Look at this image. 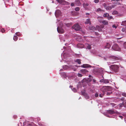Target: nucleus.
<instances>
[{
  "label": "nucleus",
  "instance_id": "obj_1",
  "mask_svg": "<svg viewBox=\"0 0 126 126\" xmlns=\"http://www.w3.org/2000/svg\"><path fill=\"white\" fill-rule=\"evenodd\" d=\"M111 68L114 72H116L119 71V67L116 65H113L111 66Z\"/></svg>",
  "mask_w": 126,
  "mask_h": 126
},
{
  "label": "nucleus",
  "instance_id": "obj_2",
  "mask_svg": "<svg viewBox=\"0 0 126 126\" xmlns=\"http://www.w3.org/2000/svg\"><path fill=\"white\" fill-rule=\"evenodd\" d=\"M73 29H75L76 31H79L81 29V27L78 23L75 24L72 27Z\"/></svg>",
  "mask_w": 126,
  "mask_h": 126
},
{
  "label": "nucleus",
  "instance_id": "obj_3",
  "mask_svg": "<svg viewBox=\"0 0 126 126\" xmlns=\"http://www.w3.org/2000/svg\"><path fill=\"white\" fill-rule=\"evenodd\" d=\"M107 114H119V113L117 111L111 110H107Z\"/></svg>",
  "mask_w": 126,
  "mask_h": 126
},
{
  "label": "nucleus",
  "instance_id": "obj_4",
  "mask_svg": "<svg viewBox=\"0 0 126 126\" xmlns=\"http://www.w3.org/2000/svg\"><path fill=\"white\" fill-rule=\"evenodd\" d=\"M112 49L114 50L119 51L120 49L118 46L116 44H114L112 47Z\"/></svg>",
  "mask_w": 126,
  "mask_h": 126
},
{
  "label": "nucleus",
  "instance_id": "obj_5",
  "mask_svg": "<svg viewBox=\"0 0 126 126\" xmlns=\"http://www.w3.org/2000/svg\"><path fill=\"white\" fill-rule=\"evenodd\" d=\"M110 88V87L109 86H104L103 87L101 90L103 94H105V92L109 91Z\"/></svg>",
  "mask_w": 126,
  "mask_h": 126
},
{
  "label": "nucleus",
  "instance_id": "obj_6",
  "mask_svg": "<svg viewBox=\"0 0 126 126\" xmlns=\"http://www.w3.org/2000/svg\"><path fill=\"white\" fill-rule=\"evenodd\" d=\"M97 18L98 19V20L99 21L100 23H103L104 25H107L108 24V22L107 21L103 20H99V19L101 18L100 17H97Z\"/></svg>",
  "mask_w": 126,
  "mask_h": 126
},
{
  "label": "nucleus",
  "instance_id": "obj_7",
  "mask_svg": "<svg viewBox=\"0 0 126 126\" xmlns=\"http://www.w3.org/2000/svg\"><path fill=\"white\" fill-rule=\"evenodd\" d=\"M57 30L58 32L60 33H62L64 32V30L62 28H59V27H58Z\"/></svg>",
  "mask_w": 126,
  "mask_h": 126
},
{
  "label": "nucleus",
  "instance_id": "obj_8",
  "mask_svg": "<svg viewBox=\"0 0 126 126\" xmlns=\"http://www.w3.org/2000/svg\"><path fill=\"white\" fill-rule=\"evenodd\" d=\"M101 82H103L105 83H107L109 82V80L107 79H102L100 80Z\"/></svg>",
  "mask_w": 126,
  "mask_h": 126
},
{
  "label": "nucleus",
  "instance_id": "obj_9",
  "mask_svg": "<svg viewBox=\"0 0 126 126\" xmlns=\"http://www.w3.org/2000/svg\"><path fill=\"white\" fill-rule=\"evenodd\" d=\"M81 67L84 68H87L91 67L90 65L88 64H84L82 65L81 66Z\"/></svg>",
  "mask_w": 126,
  "mask_h": 126
},
{
  "label": "nucleus",
  "instance_id": "obj_10",
  "mask_svg": "<svg viewBox=\"0 0 126 126\" xmlns=\"http://www.w3.org/2000/svg\"><path fill=\"white\" fill-rule=\"evenodd\" d=\"M77 47L78 48H83L84 47V45L82 44L79 43L77 44Z\"/></svg>",
  "mask_w": 126,
  "mask_h": 126
},
{
  "label": "nucleus",
  "instance_id": "obj_11",
  "mask_svg": "<svg viewBox=\"0 0 126 126\" xmlns=\"http://www.w3.org/2000/svg\"><path fill=\"white\" fill-rule=\"evenodd\" d=\"M83 74H86V73L88 72V70L85 69H82L80 71Z\"/></svg>",
  "mask_w": 126,
  "mask_h": 126
},
{
  "label": "nucleus",
  "instance_id": "obj_12",
  "mask_svg": "<svg viewBox=\"0 0 126 126\" xmlns=\"http://www.w3.org/2000/svg\"><path fill=\"white\" fill-rule=\"evenodd\" d=\"M61 14V11L59 10H57L56 11L55 13V15L56 16H58Z\"/></svg>",
  "mask_w": 126,
  "mask_h": 126
},
{
  "label": "nucleus",
  "instance_id": "obj_13",
  "mask_svg": "<svg viewBox=\"0 0 126 126\" xmlns=\"http://www.w3.org/2000/svg\"><path fill=\"white\" fill-rule=\"evenodd\" d=\"M81 3L79 0H76L75 4L77 6H79L81 5Z\"/></svg>",
  "mask_w": 126,
  "mask_h": 126
},
{
  "label": "nucleus",
  "instance_id": "obj_14",
  "mask_svg": "<svg viewBox=\"0 0 126 126\" xmlns=\"http://www.w3.org/2000/svg\"><path fill=\"white\" fill-rule=\"evenodd\" d=\"M83 7L86 9H87L88 8L87 6H89V4L88 3H84L83 4Z\"/></svg>",
  "mask_w": 126,
  "mask_h": 126
},
{
  "label": "nucleus",
  "instance_id": "obj_15",
  "mask_svg": "<svg viewBox=\"0 0 126 126\" xmlns=\"http://www.w3.org/2000/svg\"><path fill=\"white\" fill-rule=\"evenodd\" d=\"M85 24H89L90 25H91V23L90 21V19H86V21L85 22Z\"/></svg>",
  "mask_w": 126,
  "mask_h": 126
},
{
  "label": "nucleus",
  "instance_id": "obj_16",
  "mask_svg": "<svg viewBox=\"0 0 126 126\" xmlns=\"http://www.w3.org/2000/svg\"><path fill=\"white\" fill-rule=\"evenodd\" d=\"M89 29L90 30L92 31H94L96 29L95 27L94 26H90L89 27Z\"/></svg>",
  "mask_w": 126,
  "mask_h": 126
},
{
  "label": "nucleus",
  "instance_id": "obj_17",
  "mask_svg": "<svg viewBox=\"0 0 126 126\" xmlns=\"http://www.w3.org/2000/svg\"><path fill=\"white\" fill-rule=\"evenodd\" d=\"M111 45L108 43H107V45L105 47V48H109L110 47Z\"/></svg>",
  "mask_w": 126,
  "mask_h": 126
},
{
  "label": "nucleus",
  "instance_id": "obj_18",
  "mask_svg": "<svg viewBox=\"0 0 126 126\" xmlns=\"http://www.w3.org/2000/svg\"><path fill=\"white\" fill-rule=\"evenodd\" d=\"M96 29L99 32L101 31L102 30L101 28L99 26L97 25L96 26Z\"/></svg>",
  "mask_w": 126,
  "mask_h": 126
},
{
  "label": "nucleus",
  "instance_id": "obj_19",
  "mask_svg": "<svg viewBox=\"0 0 126 126\" xmlns=\"http://www.w3.org/2000/svg\"><path fill=\"white\" fill-rule=\"evenodd\" d=\"M81 60L79 59H77L75 61L77 63L79 64H80L81 63Z\"/></svg>",
  "mask_w": 126,
  "mask_h": 126
},
{
  "label": "nucleus",
  "instance_id": "obj_20",
  "mask_svg": "<svg viewBox=\"0 0 126 126\" xmlns=\"http://www.w3.org/2000/svg\"><path fill=\"white\" fill-rule=\"evenodd\" d=\"M107 10H110L111 8H114V6L113 5H112V6L111 7L110 6H108L107 7Z\"/></svg>",
  "mask_w": 126,
  "mask_h": 126
},
{
  "label": "nucleus",
  "instance_id": "obj_21",
  "mask_svg": "<svg viewBox=\"0 0 126 126\" xmlns=\"http://www.w3.org/2000/svg\"><path fill=\"white\" fill-rule=\"evenodd\" d=\"M118 13V12L116 11H113L112 13V14L113 15H116Z\"/></svg>",
  "mask_w": 126,
  "mask_h": 126
},
{
  "label": "nucleus",
  "instance_id": "obj_22",
  "mask_svg": "<svg viewBox=\"0 0 126 126\" xmlns=\"http://www.w3.org/2000/svg\"><path fill=\"white\" fill-rule=\"evenodd\" d=\"M18 39V37L16 36H14L13 39L15 41H16Z\"/></svg>",
  "mask_w": 126,
  "mask_h": 126
},
{
  "label": "nucleus",
  "instance_id": "obj_23",
  "mask_svg": "<svg viewBox=\"0 0 126 126\" xmlns=\"http://www.w3.org/2000/svg\"><path fill=\"white\" fill-rule=\"evenodd\" d=\"M59 3H61L64 1V0H56Z\"/></svg>",
  "mask_w": 126,
  "mask_h": 126
},
{
  "label": "nucleus",
  "instance_id": "obj_24",
  "mask_svg": "<svg viewBox=\"0 0 126 126\" xmlns=\"http://www.w3.org/2000/svg\"><path fill=\"white\" fill-rule=\"evenodd\" d=\"M109 16V15L108 13H105L103 15V16L105 17H108Z\"/></svg>",
  "mask_w": 126,
  "mask_h": 126
},
{
  "label": "nucleus",
  "instance_id": "obj_25",
  "mask_svg": "<svg viewBox=\"0 0 126 126\" xmlns=\"http://www.w3.org/2000/svg\"><path fill=\"white\" fill-rule=\"evenodd\" d=\"M126 23V20L123 21L122 22L121 25L123 26H126V24H125V23Z\"/></svg>",
  "mask_w": 126,
  "mask_h": 126
},
{
  "label": "nucleus",
  "instance_id": "obj_26",
  "mask_svg": "<svg viewBox=\"0 0 126 126\" xmlns=\"http://www.w3.org/2000/svg\"><path fill=\"white\" fill-rule=\"evenodd\" d=\"M112 58L116 60H118L119 59V58L118 57L115 56H113Z\"/></svg>",
  "mask_w": 126,
  "mask_h": 126
},
{
  "label": "nucleus",
  "instance_id": "obj_27",
  "mask_svg": "<svg viewBox=\"0 0 126 126\" xmlns=\"http://www.w3.org/2000/svg\"><path fill=\"white\" fill-rule=\"evenodd\" d=\"M123 106L125 107H126V102L124 101L123 102Z\"/></svg>",
  "mask_w": 126,
  "mask_h": 126
},
{
  "label": "nucleus",
  "instance_id": "obj_28",
  "mask_svg": "<svg viewBox=\"0 0 126 126\" xmlns=\"http://www.w3.org/2000/svg\"><path fill=\"white\" fill-rule=\"evenodd\" d=\"M84 96H85V98L86 99H88L89 98V96L87 94H86L85 95H84Z\"/></svg>",
  "mask_w": 126,
  "mask_h": 126
},
{
  "label": "nucleus",
  "instance_id": "obj_29",
  "mask_svg": "<svg viewBox=\"0 0 126 126\" xmlns=\"http://www.w3.org/2000/svg\"><path fill=\"white\" fill-rule=\"evenodd\" d=\"M80 9L79 7H77L75 9V10L76 11H78Z\"/></svg>",
  "mask_w": 126,
  "mask_h": 126
},
{
  "label": "nucleus",
  "instance_id": "obj_30",
  "mask_svg": "<svg viewBox=\"0 0 126 126\" xmlns=\"http://www.w3.org/2000/svg\"><path fill=\"white\" fill-rule=\"evenodd\" d=\"M108 19L109 20H110L111 19H113V17L112 16H109L108 17Z\"/></svg>",
  "mask_w": 126,
  "mask_h": 126
},
{
  "label": "nucleus",
  "instance_id": "obj_31",
  "mask_svg": "<svg viewBox=\"0 0 126 126\" xmlns=\"http://www.w3.org/2000/svg\"><path fill=\"white\" fill-rule=\"evenodd\" d=\"M62 75H63L64 76V77L65 78H66L67 77V76L65 73H62Z\"/></svg>",
  "mask_w": 126,
  "mask_h": 126
},
{
  "label": "nucleus",
  "instance_id": "obj_32",
  "mask_svg": "<svg viewBox=\"0 0 126 126\" xmlns=\"http://www.w3.org/2000/svg\"><path fill=\"white\" fill-rule=\"evenodd\" d=\"M122 95L125 97H126V93H123L122 94Z\"/></svg>",
  "mask_w": 126,
  "mask_h": 126
},
{
  "label": "nucleus",
  "instance_id": "obj_33",
  "mask_svg": "<svg viewBox=\"0 0 126 126\" xmlns=\"http://www.w3.org/2000/svg\"><path fill=\"white\" fill-rule=\"evenodd\" d=\"M101 11H102L101 9L100 8H99L98 9H97V12Z\"/></svg>",
  "mask_w": 126,
  "mask_h": 126
},
{
  "label": "nucleus",
  "instance_id": "obj_34",
  "mask_svg": "<svg viewBox=\"0 0 126 126\" xmlns=\"http://www.w3.org/2000/svg\"><path fill=\"white\" fill-rule=\"evenodd\" d=\"M15 34L16 35H17L18 36H19L20 35V33H19V32H16V33Z\"/></svg>",
  "mask_w": 126,
  "mask_h": 126
},
{
  "label": "nucleus",
  "instance_id": "obj_35",
  "mask_svg": "<svg viewBox=\"0 0 126 126\" xmlns=\"http://www.w3.org/2000/svg\"><path fill=\"white\" fill-rule=\"evenodd\" d=\"M78 76L79 77H81L82 76V75L81 74H80V73H78Z\"/></svg>",
  "mask_w": 126,
  "mask_h": 126
},
{
  "label": "nucleus",
  "instance_id": "obj_36",
  "mask_svg": "<svg viewBox=\"0 0 126 126\" xmlns=\"http://www.w3.org/2000/svg\"><path fill=\"white\" fill-rule=\"evenodd\" d=\"M99 0H94V2L96 3H97L99 2Z\"/></svg>",
  "mask_w": 126,
  "mask_h": 126
},
{
  "label": "nucleus",
  "instance_id": "obj_37",
  "mask_svg": "<svg viewBox=\"0 0 126 126\" xmlns=\"http://www.w3.org/2000/svg\"><path fill=\"white\" fill-rule=\"evenodd\" d=\"M81 93L84 96L86 94L84 92L82 91Z\"/></svg>",
  "mask_w": 126,
  "mask_h": 126
},
{
  "label": "nucleus",
  "instance_id": "obj_38",
  "mask_svg": "<svg viewBox=\"0 0 126 126\" xmlns=\"http://www.w3.org/2000/svg\"><path fill=\"white\" fill-rule=\"evenodd\" d=\"M119 107L120 108L122 107L123 106V102L122 103H121L119 104Z\"/></svg>",
  "mask_w": 126,
  "mask_h": 126
},
{
  "label": "nucleus",
  "instance_id": "obj_39",
  "mask_svg": "<svg viewBox=\"0 0 126 126\" xmlns=\"http://www.w3.org/2000/svg\"><path fill=\"white\" fill-rule=\"evenodd\" d=\"M1 31L3 33L5 32V31L3 29H1Z\"/></svg>",
  "mask_w": 126,
  "mask_h": 126
},
{
  "label": "nucleus",
  "instance_id": "obj_40",
  "mask_svg": "<svg viewBox=\"0 0 126 126\" xmlns=\"http://www.w3.org/2000/svg\"><path fill=\"white\" fill-rule=\"evenodd\" d=\"M87 48L89 49H90L91 48V47L90 45H88L87 46Z\"/></svg>",
  "mask_w": 126,
  "mask_h": 126
},
{
  "label": "nucleus",
  "instance_id": "obj_41",
  "mask_svg": "<svg viewBox=\"0 0 126 126\" xmlns=\"http://www.w3.org/2000/svg\"><path fill=\"white\" fill-rule=\"evenodd\" d=\"M63 68L64 69H66L67 68V66L66 65L64 66L63 67Z\"/></svg>",
  "mask_w": 126,
  "mask_h": 126
},
{
  "label": "nucleus",
  "instance_id": "obj_42",
  "mask_svg": "<svg viewBox=\"0 0 126 126\" xmlns=\"http://www.w3.org/2000/svg\"><path fill=\"white\" fill-rule=\"evenodd\" d=\"M112 27L113 28H117V27L115 26V25H113L112 26Z\"/></svg>",
  "mask_w": 126,
  "mask_h": 126
},
{
  "label": "nucleus",
  "instance_id": "obj_43",
  "mask_svg": "<svg viewBox=\"0 0 126 126\" xmlns=\"http://www.w3.org/2000/svg\"><path fill=\"white\" fill-rule=\"evenodd\" d=\"M124 47L126 48V42H125L124 44Z\"/></svg>",
  "mask_w": 126,
  "mask_h": 126
},
{
  "label": "nucleus",
  "instance_id": "obj_44",
  "mask_svg": "<svg viewBox=\"0 0 126 126\" xmlns=\"http://www.w3.org/2000/svg\"><path fill=\"white\" fill-rule=\"evenodd\" d=\"M108 6L106 5H104V7L105 9H106L107 10V7Z\"/></svg>",
  "mask_w": 126,
  "mask_h": 126
},
{
  "label": "nucleus",
  "instance_id": "obj_45",
  "mask_svg": "<svg viewBox=\"0 0 126 126\" xmlns=\"http://www.w3.org/2000/svg\"><path fill=\"white\" fill-rule=\"evenodd\" d=\"M95 97H97L98 96V95L97 93H96L95 94Z\"/></svg>",
  "mask_w": 126,
  "mask_h": 126
},
{
  "label": "nucleus",
  "instance_id": "obj_46",
  "mask_svg": "<svg viewBox=\"0 0 126 126\" xmlns=\"http://www.w3.org/2000/svg\"><path fill=\"white\" fill-rule=\"evenodd\" d=\"M100 94L99 95V96L101 97H102L103 95V94Z\"/></svg>",
  "mask_w": 126,
  "mask_h": 126
},
{
  "label": "nucleus",
  "instance_id": "obj_47",
  "mask_svg": "<svg viewBox=\"0 0 126 126\" xmlns=\"http://www.w3.org/2000/svg\"><path fill=\"white\" fill-rule=\"evenodd\" d=\"M73 91L74 92H76V89L75 88H74L73 89Z\"/></svg>",
  "mask_w": 126,
  "mask_h": 126
},
{
  "label": "nucleus",
  "instance_id": "obj_48",
  "mask_svg": "<svg viewBox=\"0 0 126 126\" xmlns=\"http://www.w3.org/2000/svg\"><path fill=\"white\" fill-rule=\"evenodd\" d=\"M94 33L96 35H99V33L98 32H95Z\"/></svg>",
  "mask_w": 126,
  "mask_h": 126
},
{
  "label": "nucleus",
  "instance_id": "obj_49",
  "mask_svg": "<svg viewBox=\"0 0 126 126\" xmlns=\"http://www.w3.org/2000/svg\"><path fill=\"white\" fill-rule=\"evenodd\" d=\"M74 4L73 3H71V6H74Z\"/></svg>",
  "mask_w": 126,
  "mask_h": 126
},
{
  "label": "nucleus",
  "instance_id": "obj_50",
  "mask_svg": "<svg viewBox=\"0 0 126 126\" xmlns=\"http://www.w3.org/2000/svg\"><path fill=\"white\" fill-rule=\"evenodd\" d=\"M93 82L94 83H95L96 82V80L95 79H93Z\"/></svg>",
  "mask_w": 126,
  "mask_h": 126
},
{
  "label": "nucleus",
  "instance_id": "obj_51",
  "mask_svg": "<svg viewBox=\"0 0 126 126\" xmlns=\"http://www.w3.org/2000/svg\"><path fill=\"white\" fill-rule=\"evenodd\" d=\"M112 1H118L119 0H111Z\"/></svg>",
  "mask_w": 126,
  "mask_h": 126
},
{
  "label": "nucleus",
  "instance_id": "obj_52",
  "mask_svg": "<svg viewBox=\"0 0 126 126\" xmlns=\"http://www.w3.org/2000/svg\"><path fill=\"white\" fill-rule=\"evenodd\" d=\"M119 117H120L122 119L123 118V117L122 116H119Z\"/></svg>",
  "mask_w": 126,
  "mask_h": 126
},
{
  "label": "nucleus",
  "instance_id": "obj_53",
  "mask_svg": "<svg viewBox=\"0 0 126 126\" xmlns=\"http://www.w3.org/2000/svg\"><path fill=\"white\" fill-rule=\"evenodd\" d=\"M90 14L89 13H86V15H89Z\"/></svg>",
  "mask_w": 126,
  "mask_h": 126
},
{
  "label": "nucleus",
  "instance_id": "obj_54",
  "mask_svg": "<svg viewBox=\"0 0 126 126\" xmlns=\"http://www.w3.org/2000/svg\"><path fill=\"white\" fill-rule=\"evenodd\" d=\"M122 31L123 32H124L125 31V29L124 28H122Z\"/></svg>",
  "mask_w": 126,
  "mask_h": 126
},
{
  "label": "nucleus",
  "instance_id": "obj_55",
  "mask_svg": "<svg viewBox=\"0 0 126 126\" xmlns=\"http://www.w3.org/2000/svg\"><path fill=\"white\" fill-rule=\"evenodd\" d=\"M104 27V26L103 25L102 26H101V27L102 28H103Z\"/></svg>",
  "mask_w": 126,
  "mask_h": 126
},
{
  "label": "nucleus",
  "instance_id": "obj_56",
  "mask_svg": "<svg viewBox=\"0 0 126 126\" xmlns=\"http://www.w3.org/2000/svg\"><path fill=\"white\" fill-rule=\"evenodd\" d=\"M121 99L123 101V100H124V98H122V99Z\"/></svg>",
  "mask_w": 126,
  "mask_h": 126
},
{
  "label": "nucleus",
  "instance_id": "obj_57",
  "mask_svg": "<svg viewBox=\"0 0 126 126\" xmlns=\"http://www.w3.org/2000/svg\"><path fill=\"white\" fill-rule=\"evenodd\" d=\"M106 116H107V117H109V115H107Z\"/></svg>",
  "mask_w": 126,
  "mask_h": 126
},
{
  "label": "nucleus",
  "instance_id": "obj_58",
  "mask_svg": "<svg viewBox=\"0 0 126 126\" xmlns=\"http://www.w3.org/2000/svg\"><path fill=\"white\" fill-rule=\"evenodd\" d=\"M125 24H126V23H125Z\"/></svg>",
  "mask_w": 126,
  "mask_h": 126
},
{
  "label": "nucleus",
  "instance_id": "obj_59",
  "mask_svg": "<svg viewBox=\"0 0 126 126\" xmlns=\"http://www.w3.org/2000/svg\"><path fill=\"white\" fill-rule=\"evenodd\" d=\"M90 76H91L90 75H89V77H90Z\"/></svg>",
  "mask_w": 126,
  "mask_h": 126
},
{
  "label": "nucleus",
  "instance_id": "obj_60",
  "mask_svg": "<svg viewBox=\"0 0 126 126\" xmlns=\"http://www.w3.org/2000/svg\"><path fill=\"white\" fill-rule=\"evenodd\" d=\"M120 38H117V39H120Z\"/></svg>",
  "mask_w": 126,
  "mask_h": 126
},
{
  "label": "nucleus",
  "instance_id": "obj_61",
  "mask_svg": "<svg viewBox=\"0 0 126 126\" xmlns=\"http://www.w3.org/2000/svg\"><path fill=\"white\" fill-rule=\"evenodd\" d=\"M110 94V93H107V94Z\"/></svg>",
  "mask_w": 126,
  "mask_h": 126
},
{
  "label": "nucleus",
  "instance_id": "obj_62",
  "mask_svg": "<svg viewBox=\"0 0 126 126\" xmlns=\"http://www.w3.org/2000/svg\"><path fill=\"white\" fill-rule=\"evenodd\" d=\"M72 12V13H74V12Z\"/></svg>",
  "mask_w": 126,
  "mask_h": 126
},
{
  "label": "nucleus",
  "instance_id": "obj_63",
  "mask_svg": "<svg viewBox=\"0 0 126 126\" xmlns=\"http://www.w3.org/2000/svg\"><path fill=\"white\" fill-rule=\"evenodd\" d=\"M112 63V64H113V63Z\"/></svg>",
  "mask_w": 126,
  "mask_h": 126
}]
</instances>
